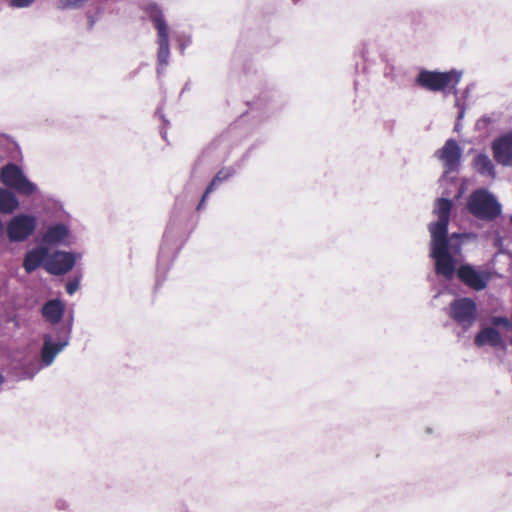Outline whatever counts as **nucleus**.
I'll return each instance as SVG.
<instances>
[{"mask_svg": "<svg viewBox=\"0 0 512 512\" xmlns=\"http://www.w3.org/2000/svg\"><path fill=\"white\" fill-rule=\"evenodd\" d=\"M453 208V201L447 197L437 198L433 213L437 215L438 220L428 225V231L431 236V242L434 243L436 234L441 235L445 244L446 251L455 257L461 256L462 247L469 241L477 240L475 233H448V225Z\"/></svg>", "mask_w": 512, "mask_h": 512, "instance_id": "obj_1", "label": "nucleus"}, {"mask_svg": "<svg viewBox=\"0 0 512 512\" xmlns=\"http://www.w3.org/2000/svg\"><path fill=\"white\" fill-rule=\"evenodd\" d=\"M139 8L145 16L153 23L157 30V68L158 76L164 73L165 68L169 64L170 45H169V29L164 13L159 4L152 0H141Z\"/></svg>", "mask_w": 512, "mask_h": 512, "instance_id": "obj_2", "label": "nucleus"}, {"mask_svg": "<svg viewBox=\"0 0 512 512\" xmlns=\"http://www.w3.org/2000/svg\"><path fill=\"white\" fill-rule=\"evenodd\" d=\"M468 211L477 219L492 222L502 213L497 197L486 188L474 190L467 201Z\"/></svg>", "mask_w": 512, "mask_h": 512, "instance_id": "obj_3", "label": "nucleus"}, {"mask_svg": "<svg viewBox=\"0 0 512 512\" xmlns=\"http://www.w3.org/2000/svg\"><path fill=\"white\" fill-rule=\"evenodd\" d=\"M461 77L462 72L455 69L446 72L420 69L415 78V84L427 91L440 92L450 86L455 88L460 82ZM454 93H457L456 89H454Z\"/></svg>", "mask_w": 512, "mask_h": 512, "instance_id": "obj_4", "label": "nucleus"}, {"mask_svg": "<svg viewBox=\"0 0 512 512\" xmlns=\"http://www.w3.org/2000/svg\"><path fill=\"white\" fill-rule=\"evenodd\" d=\"M434 156L443 164V174L439 179L441 185L444 183L457 184V177L450 176L451 173H458L461 166L462 148L458 142L449 138L445 141L444 145L435 151Z\"/></svg>", "mask_w": 512, "mask_h": 512, "instance_id": "obj_5", "label": "nucleus"}, {"mask_svg": "<svg viewBox=\"0 0 512 512\" xmlns=\"http://www.w3.org/2000/svg\"><path fill=\"white\" fill-rule=\"evenodd\" d=\"M0 181L6 187L23 196H31L38 192V186L29 180L22 168L16 163H7L0 169Z\"/></svg>", "mask_w": 512, "mask_h": 512, "instance_id": "obj_6", "label": "nucleus"}, {"mask_svg": "<svg viewBox=\"0 0 512 512\" xmlns=\"http://www.w3.org/2000/svg\"><path fill=\"white\" fill-rule=\"evenodd\" d=\"M440 237L436 234L434 243H430V257L434 260L435 273L449 281L457 274V257L446 251Z\"/></svg>", "mask_w": 512, "mask_h": 512, "instance_id": "obj_7", "label": "nucleus"}, {"mask_svg": "<svg viewBox=\"0 0 512 512\" xmlns=\"http://www.w3.org/2000/svg\"><path fill=\"white\" fill-rule=\"evenodd\" d=\"M70 344V340L61 334L54 332L44 333L42 335V346L39 352L40 364L37 370L30 375L32 378L41 368L49 367L53 364L58 354H60Z\"/></svg>", "mask_w": 512, "mask_h": 512, "instance_id": "obj_8", "label": "nucleus"}, {"mask_svg": "<svg viewBox=\"0 0 512 512\" xmlns=\"http://www.w3.org/2000/svg\"><path fill=\"white\" fill-rule=\"evenodd\" d=\"M449 316L464 330H468L477 320L476 302L469 297L454 299L449 305Z\"/></svg>", "mask_w": 512, "mask_h": 512, "instance_id": "obj_9", "label": "nucleus"}, {"mask_svg": "<svg viewBox=\"0 0 512 512\" xmlns=\"http://www.w3.org/2000/svg\"><path fill=\"white\" fill-rule=\"evenodd\" d=\"M37 228V219L33 215L19 214L7 224L6 233L10 242L18 243L27 240Z\"/></svg>", "mask_w": 512, "mask_h": 512, "instance_id": "obj_10", "label": "nucleus"}, {"mask_svg": "<svg viewBox=\"0 0 512 512\" xmlns=\"http://www.w3.org/2000/svg\"><path fill=\"white\" fill-rule=\"evenodd\" d=\"M80 256L74 252L57 250L50 254L45 263V270L52 275H64L75 266L76 259Z\"/></svg>", "mask_w": 512, "mask_h": 512, "instance_id": "obj_11", "label": "nucleus"}, {"mask_svg": "<svg viewBox=\"0 0 512 512\" xmlns=\"http://www.w3.org/2000/svg\"><path fill=\"white\" fill-rule=\"evenodd\" d=\"M457 277L466 286L481 291L487 287L490 274L484 270H478L471 264L465 263L458 267Z\"/></svg>", "mask_w": 512, "mask_h": 512, "instance_id": "obj_12", "label": "nucleus"}, {"mask_svg": "<svg viewBox=\"0 0 512 512\" xmlns=\"http://www.w3.org/2000/svg\"><path fill=\"white\" fill-rule=\"evenodd\" d=\"M494 160L504 167H512V129L491 142Z\"/></svg>", "mask_w": 512, "mask_h": 512, "instance_id": "obj_13", "label": "nucleus"}, {"mask_svg": "<svg viewBox=\"0 0 512 512\" xmlns=\"http://www.w3.org/2000/svg\"><path fill=\"white\" fill-rule=\"evenodd\" d=\"M49 256L48 247L43 245L37 246L25 254L23 259V268L27 273H32L41 265L45 267V263Z\"/></svg>", "mask_w": 512, "mask_h": 512, "instance_id": "obj_14", "label": "nucleus"}, {"mask_svg": "<svg viewBox=\"0 0 512 512\" xmlns=\"http://www.w3.org/2000/svg\"><path fill=\"white\" fill-rule=\"evenodd\" d=\"M64 313L65 306L58 298L46 301L41 308L43 318L52 325H58L63 319Z\"/></svg>", "mask_w": 512, "mask_h": 512, "instance_id": "obj_15", "label": "nucleus"}, {"mask_svg": "<svg viewBox=\"0 0 512 512\" xmlns=\"http://www.w3.org/2000/svg\"><path fill=\"white\" fill-rule=\"evenodd\" d=\"M473 169L482 177L496 179L497 172L493 161L485 152L476 154L472 160Z\"/></svg>", "mask_w": 512, "mask_h": 512, "instance_id": "obj_16", "label": "nucleus"}, {"mask_svg": "<svg viewBox=\"0 0 512 512\" xmlns=\"http://www.w3.org/2000/svg\"><path fill=\"white\" fill-rule=\"evenodd\" d=\"M236 170L233 167H223L213 177L207 188L205 189L202 198L197 206V210H201L204 207L205 201L210 193H212L217 187H219L224 181L230 179Z\"/></svg>", "mask_w": 512, "mask_h": 512, "instance_id": "obj_17", "label": "nucleus"}, {"mask_svg": "<svg viewBox=\"0 0 512 512\" xmlns=\"http://www.w3.org/2000/svg\"><path fill=\"white\" fill-rule=\"evenodd\" d=\"M70 235V229L63 223H56L48 227L42 236V242L47 245L62 243Z\"/></svg>", "mask_w": 512, "mask_h": 512, "instance_id": "obj_18", "label": "nucleus"}, {"mask_svg": "<svg viewBox=\"0 0 512 512\" xmlns=\"http://www.w3.org/2000/svg\"><path fill=\"white\" fill-rule=\"evenodd\" d=\"M474 343L477 347H483L486 344L491 347H499L503 345L500 332L493 327H485L475 336Z\"/></svg>", "mask_w": 512, "mask_h": 512, "instance_id": "obj_19", "label": "nucleus"}, {"mask_svg": "<svg viewBox=\"0 0 512 512\" xmlns=\"http://www.w3.org/2000/svg\"><path fill=\"white\" fill-rule=\"evenodd\" d=\"M19 207V200L14 192L0 187V212L10 214Z\"/></svg>", "mask_w": 512, "mask_h": 512, "instance_id": "obj_20", "label": "nucleus"}, {"mask_svg": "<svg viewBox=\"0 0 512 512\" xmlns=\"http://www.w3.org/2000/svg\"><path fill=\"white\" fill-rule=\"evenodd\" d=\"M170 257V249L163 244L160 247L159 256H158V264H157V278H156V286L159 287L161 283L165 280V277H160V274L166 273L168 270V262Z\"/></svg>", "mask_w": 512, "mask_h": 512, "instance_id": "obj_21", "label": "nucleus"}, {"mask_svg": "<svg viewBox=\"0 0 512 512\" xmlns=\"http://www.w3.org/2000/svg\"><path fill=\"white\" fill-rule=\"evenodd\" d=\"M500 120V114L492 113L490 115H484L477 120L475 129L479 132L488 133L490 128L493 127Z\"/></svg>", "mask_w": 512, "mask_h": 512, "instance_id": "obj_22", "label": "nucleus"}, {"mask_svg": "<svg viewBox=\"0 0 512 512\" xmlns=\"http://www.w3.org/2000/svg\"><path fill=\"white\" fill-rule=\"evenodd\" d=\"M74 324V311H70L62 325L55 326L54 332L61 334L71 340V334Z\"/></svg>", "mask_w": 512, "mask_h": 512, "instance_id": "obj_23", "label": "nucleus"}, {"mask_svg": "<svg viewBox=\"0 0 512 512\" xmlns=\"http://www.w3.org/2000/svg\"><path fill=\"white\" fill-rule=\"evenodd\" d=\"M88 0H59L58 9L60 10H71L78 9Z\"/></svg>", "mask_w": 512, "mask_h": 512, "instance_id": "obj_24", "label": "nucleus"}, {"mask_svg": "<svg viewBox=\"0 0 512 512\" xmlns=\"http://www.w3.org/2000/svg\"><path fill=\"white\" fill-rule=\"evenodd\" d=\"M178 43H179V50H180V53L183 55L184 52H185V49L191 45L192 43V39H191V36L189 35H180L178 36Z\"/></svg>", "mask_w": 512, "mask_h": 512, "instance_id": "obj_25", "label": "nucleus"}, {"mask_svg": "<svg viewBox=\"0 0 512 512\" xmlns=\"http://www.w3.org/2000/svg\"><path fill=\"white\" fill-rule=\"evenodd\" d=\"M34 2H35V0H10L9 1V6L12 7V8H18V9L28 8Z\"/></svg>", "mask_w": 512, "mask_h": 512, "instance_id": "obj_26", "label": "nucleus"}, {"mask_svg": "<svg viewBox=\"0 0 512 512\" xmlns=\"http://www.w3.org/2000/svg\"><path fill=\"white\" fill-rule=\"evenodd\" d=\"M492 324L496 326H503L506 328L512 327V319L509 320L507 317L495 316L492 318Z\"/></svg>", "mask_w": 512, "mask_h": 512, "instance_id": "obj_27", "label": "nucleus"}, {"mask_svg": "<svg viewBox=\"0 0 512 512\" xmlns=\"http://www.w3.org/2000/svg\"><path fill=\"white\" fill-rule=\"evenodd\" d=\"M79 288V279L74 278L66 283L65 289L69 295H73Z\"/></svg>", "mask_w": 512, "mask_h": 512, "instance_id": "obj_28", "label": "nucleus"}, {"mask_svg": "<svg viewBox=\"0 0 512 512\" xmlns=\"http://www.w3.org/2000/svg\"><path fill=\"white\" fill-rule=\"evenodd\" d=\"M55 507H56L58 510H66V509H68V507H69V503H68L66 500L58 499V500L55 502Z\"/></svg>", "mask_w": 512, "mask_h": 512, "instance_id": "obj_29", "label": "nucleus"}, {"mask_svg": "<svg viewBox=\"0 0 512 512\" xmlns=\"http://www.w3.org/2000/svg\"><path fill=\"white\" fill-rule=\"evenodd\" d=\"M94 25H95V19L93 18V16L89 15L88 16V30H92Z\"/></svg>", "mask_w": 512, "mask_h": 512, "instance_id": "obj_30", "label": "nucleus"}, {"mask_svg": "<svg viewBox=\"0 0 512 512\" xmlns=\"http://www.w3.org/2000/svg\"><path fill=\"white\" fill-rule=\"evenodd\" d=\"M463 194V188L459 187L457 193L455 194L456 198H460Z\"/></svg>", "mask_w": 512, "mask_h": 512, "instance_id": "obj_31", "label": "nucleus"}, {"mask_svg": "<svg viewBox=\"0 0 512 512\" xmlns=\"http://www.w3.org/2000/svg\"><path fill=\"white\" fill-rule=\"evenodd\" d=\"M463 116H464V109H461V110L459 111V114H458V119L463 118Z\"/></svg>", "mask_w": 512, "mask_h": 512, "instance_id": "obj_32", "label": "nucleus"}, {"mask_svg": "<svg viewBox=\"0 0 512 512\" xmlns=\"http://www.w3.org/2000/svg\"><path fill=\"white\" fill-rule=\"evenodd\" d=\"M501 242H502V239H501V237L498 235V236H497V239H496V244L501 243Z\"/></svg>", "mask_w": 512, "mask_h": 512, "instance_id": "obj_33", "label": "nucleus"}, {"mask_svg": "<svg viewBox=\"0 0 512 512\" xmlns=\"http://www.w3.org/2000/svg\"><path fill=\"white\" fill-rule=\"evenodd\" d=\"M459 128H460V125H459L458 123H456V124H455V130H457V131H458V130H459Z\"/></svg>", "mask_w": 512, "mask_h": 512, "instance_id": "obj_34", "label": "nucleus"}, {"mask_svg": "<svg viewBox=\"0 0 512 512\" xmlns=\"http://www.w3.org/2000/svg\"><path fill=\"white\" fill-rule=\"evenodd\" d=\"M161 135H162V137L165 139V137H166V132L161 131Z\"/></svg>", "mask_w": 512, "mask_h": 512, "instance_id": "obj_35", "label": "nucleus"}]
</instances>
